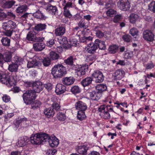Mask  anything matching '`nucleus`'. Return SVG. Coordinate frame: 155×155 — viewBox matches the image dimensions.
<instances>
[{
  "label": "nucleus",
  "instance_id": "1",
  "mask_svg": "<svg viewBox=\"0 0 155 155\" xmlns=\"http://www.w3.org/2000/svg\"><path fill=\"white\" fill-rule=\"evenodd\" d=\"M66 67L61 64L55 65L52 68L51 74L55 78H60L66 74Z\"/></svg>",
  "mask_w": 155,
  "mask_h": 155
},
{
  "label": "nucleus",
  "instance_id": "2",
  "mask_svg": "<svg viewBox=\"0 0 155 155\" xmlns=\"http://www.w3.org/2000/svg\"><path fill=\"white\" fill-rule=\"evenodd\" d=\"M48 134L45 133H41L33 134L30 137L29 141L33 144L38 145L43 142L47 141Z\"/></svg>",
  "mask_w": 155,
  "mask_h": 155
},
{
  "label": "nucleus",
  "instance_id": "3",
  "mask_svg": "<svg viewBox=\"0 0 155 155\" xmlns=\"http://www.w3.org/2000/svg\"><path fill=\"white\" fill-rule=\"evenodd\" d=\"M23 100L26 105L30 104L36 98L35 92L32 90L26 91L22 95Z\"/></svg>",
  "mask_w": 155,
  "mask_h": 155
},
{
  "label": "nucleus",
  "instance_id": "4",
  "mask_svg": "<svg viewBox=\"0 0 155 155\" xmlns=\"http://www.w3.org/2000/svg\"><path fill=\"white\" fill-rule=\"evenodd\" d=\"M16 26L15 23L11 20L3 23L2 27L5 31L4 32V34L7 36H11L12 35L14 29L15 28Z\"/></svg>",
  "mask_w": 155,
  "mask_h": 155
},
{
  "label": "nucleus",
  "instance_id": "5",
  "mask_svg": "<svg viewBox=\"0 0 155 155\" xmlns=\"http://www.w3.org/2000/svg\"><path fill=\"white\" fill-rule=\"evenodd\" d=\"M38 34H36V33L33 31H31L27 34L26 39L29 41H41L44 38L38 37Z\"/></svg>",
  "mask_w": 155,
  "mask_h": 155
},
{
  "label": "nucleus",
  "instance_id": "6",
  "mask_svg": "<svg viewBox=\"0 0 155 155\" xmlns=\"http://www.w3.org/2000/svg\"><path fill=\"white\" fill-rule=\"evenodd\" d=\"M88 69L87 65L78 66L75 67V74L77 77H81L86 74Z\"/></svg>",
  "mask_w": 155,
  "mask_h": 155
},
{
  "label": "nucleus",
  "instance_id": "7",
  "mask_svg": "<svg viewBox=\"0 0 155 155\" xmlns=\"http://www.w3.org/2000/svg\"><path fill=\"white\" fill-rule=\"evenodd\" d=\"M100 112L99 115L101 117L105 120L109 119L110 118V113L108 112L107 108H105L104 106L101 105L98 109Z\"/></svg>",
  "mask_w": 155,
  "mask_h": 155
},
{
  "label": "nucleus",
  "instance_id": "8",
  "mask_svg": "<svg viewBox=\"0 0 155 155\" xmlns=\"http://www.w3.org/2000/svg\"><path fill=\"white\" fill-rule=\"evenodd\" d=\"M125 75V73L123 69H117L112 74L113 79L114 81H119L124 78Z\"/></svg>",
  "mask_w": 155,
  "mask_h": 155
},
{
  "label": "nucleus",
  "instance_id": "9",
  "mask_svg": "<svg viewBox=\"0 0 155 155\" xmlns=\"http://www.w3.org/2000/svg\"><path fill=\"white\" fill-rule=\"evenodd\" d=\"M92 78H94L96 83H101L103 82L104 79V77L103 74L99 70L94 71L92 74Z\"/></svg>",
  "mask_w": 155,
  "mask_h": 155
},
{
  "label": "nucleus",
  "instance_id": "10",
  "mask_svg": "<svg viewBox=\"0 0 155 155\" xmlns=\"http://www.w3.org/2000/svg\"><path fill=\"white\" fill-rule=\"evenodd\" d=\"M117 5L118 7L123 11L129 10L130 6L128 0H120L117 2Z\"/></svg>",
  "mask_w": 155,
  "mask_h": 155
},
{
  "label": "nucleus",
  "instance_id": "11",
  "mask_svg": "<svg viewBox=\"0 0 155 155\" xmlns=\"http://www.w3.org/2000/svg\"><path fill=\"white\" fill-rule=\"evenodd\" d=\"M40 59L38 57L35 56L31 60L28 61L27 64V67L28 68L39 66L40 64Z\"/></svg>",
  "mask_w": 155,
  "mask_h": 155
},
{
  "label": "nucleus",
  "instance_id": "12",
  "mask_svg": "<svg viewBox=\"0 0 155 155\" xmlns=\"http://www.w3.org/2000/svg\"><path fill=\"white\" fill-rule=\"evenodd\" d=\"M0 82L10 87L12 86L13 84L12 82L11 81L10 76L4 73L0 78Z\"/></svg>",
  "mask_w": 155,
  "mask_h": 155
},
{
  "label": "nucleus",
  "instance_id": "13",
  "mask_svg": "<svg viewBox=\"0 0 155 155\" xmlns=\"http://www.w3.org/2000/svg\"><path fill=\"white\" fill-rule=\"evenodd\" d=\"M90 148L89 144H85L83 145L78 146L76 149L77 152L81 155H86L87 150Z\"/></svg>",
  "mask_w": 155,
  "mask_h": 155
},
{
  "label": "nucleus",
  "instance_id": "14",
  "mask_svg": "<svg viewBox=\"0 0 155 155\" xmlns=\"http://www.w3.org/2000/svg\"><path fill=\"white\" fill-rule=\"evenodd\" d=\"M47 28L45 24L41 23L36 24L33 28V30L36 33V34L40 35L41 31L45 30Z\"/></svg>",
  "mask_w": 155,
  "mask_h": 155
},
{
  "label": "nucleus",
  "instance_id": "15",
  "mask_svg": "<svg viewBox=\"0 0 155 155\" xmlns=\"http://www.w3.org/2000/svg\"><path fill=\"white\" fill-rule=\"evenodd\" d=\"M32 86L33 91L34 92H35V94L36 93H40L44 88V85L40 81L35 82L32 84Z\"/></svg>",
  "mask_w": 155,
  "mask_h": 155
},
{
  "label": "nucleus",
  "instance_id": "16",
  "mask_svg": "<svg viewBox=\"0 0 155 155\" xmlns=\"http://www.w3.org/2000/svg\"><path fill=\"white\" fill-rule=\"evenodd\" d=\"M143 38L145 40L149 42H152L154 40L153 33L149 30H147L143 32Z\"/></svg>",
  "mask_w": 155,
  "mask_h": 155
},
{
  "label": "nucleus",
  "instance_id": "17",
  "mask_svg": "<svg viewBox=\"0 0 155 155\" xmlns=\"http://www.w3.org/2000/svg\"><path fill=\"white\" fill-rule=\"evenodd\" d=\"M47 141H48L50 145L52 147H57L59 143V140L55 136L50 137L48 134Z\"/></svg>",
  "mask_w": 155,
  "mask_h": 155
},
{
  "label": "nucleus",
  "instance_id": "18",
  "mask_svg": "<svg viewBox=\"0 0 155 155\" xmlns=\"http://www.w3.org/2000/svg\"><path fill=\"white\" fill-rule=\"evenodd\" d=\"M102 96V94L98 90L93 91L89 93L90 99L93 101H98L100 99Z\"/></svg>",
  "mask_w": 155,
  "mask_h": 155
},
{
  "label": "nucleus",
  "instance_id": "19",
  "mask_svg": "<svg viewBox=\"0 0 155 155\" xmlns=\"http://www.w3.org/2000/svg\"><path fill=\"white\" fill-rule=\"evenodd\" d=\"M97 49V45L95 44V42L88 44L85 48V50L88 53L92 54H94Z\"/></svg>",
  "mask_w": 155,
  "mask_h": 155
},
{
  "label": "nucleus",
  "instance_id": "20",
  "mask_svg": "<svg viewBox=\"0 0 155 155\" xmlns=\"http://www.w3.org/2000/svg\"><path fill=\"white\" fill-rule=\"evenodd\" d=\"M75 105L76 109L79 111H85L87 108L86 104L81 101H78Z\"/></svg>",
  "mask_w": 155,
  "mask_h": 155
},
{
  "label": "nucleus",
  "instance_id": "21",
  "mask_svg": "<svg viewBox=\"0 0 155 155\" xmlns=\"http://www.w3.org/2000/svg\"><path fill=\"white\" fill-rule=\"evenodd\" d=\"M44 39V38L41 41H37V43L33 44V48L35 51H41L45 48V45L43 42Z\"/></svg>",
  "mask_w": 155,
  "mask_h": 155
},
{
  "label": "nucleus",
  "instance_id": "22",
  "mask_svg": "<svg viewBox=\"0 0 155 155\" xmlns=\"http://www.w3.org/2000/svg\"><path fill=\"white\" fill-rule=\"evenodd\" d=\"M66 90V87L62 84H58L56 86L55 92L57 94H63Z\"/></svg>",
  "mask_w": 155,
  "mask_h": 155
},
{
  "label": "nucleus",
  "instance_id": "23",
  "mask_svg": "<svg viewBox=\"0 0 155 155\" xmlns=\"http://www.w3.org/2000/svg\"><path fill=\"white\" fill-rule=\"evenodd\" d=\"M33 16L37 19H39L42 20H45L47 18L45 14L39 10H38L33 14Z\"/></svg>",
  "mask_w": 155,
  "mask_h": 155
},
{
  "label": "nucleus",
  "instance_id": "24",
  "mask_svg": "<svg viewBox=\"0 0 155 155\" xmlns=\"http://www.w3.org/2000/svg\"><path fill=\"white\" fill-rule=\"evenodd\" d=\"M74 80V79L72 77H66L62 79V82L64 85H70L73 84Z\"/></svg>",
  "mask_w": 155,
  "mask_h": 155
},
{
  "label": "nucleus",
  "instance_id": "25",
  "mask_svg": "<svg viewBox=\"0 0 155 155\" xmlns=\"http://www.w3.org/2000/svg\"><path fill=\"white\" fill-rule=\"evenodd\" d=\"M29 141L28 137L26 136H22L19 138L18 143L20 147L24 146Z\"/></svg>",
  "mask_w": 155,
  "mask_h": 155
},
{
  "label": "nucleus",
  "instance_id": "26",
  "mask_svg": "<svg viewBox=\"0 0 155 155\" xmlns=\"http://www.w3.org/2000/svg\"><path fill=\"white\" fill-rule=\"evenodd\" d=\"M12 53L10 51H6L2 54L6 62H10L12 60Z\"/></svg>",
  "mask_w": 155,
  "mask_h": 155
},
{
  "label": "nucleus",
  "instance_id": "27",
  "mask_svg": "<svg viewBox=\"0 0 155 155\" xmlns=\"http://www.w3.org/2000/svg\"><path fill=\"white\" fill-rule=\"evenodd\" d=\"M93 79L92 77H87L82 80L81 83L84 87L88 86L92 84Z\"/></svg>",
  "mask_w": 155,
  "mask_h": 155
},
{
  "label": "nucleus",
  "instance_id": "28",
  "mask_svg": "<svg viewBox=\"0 0 155 155\" xmlns=\"http://www.w3.org/2000/svg\"><path fill=\"white\" fill-rule=\"evenodd\" d=\"M46 11L52 15H55L58 13V8L55 6L52 5L48 6L47 7Z\"/></svg>",
  "mask_w": 155,
  "mask_h": 155
},
{
  "label": "nucleus",
  "instance_id": "29",
  "mask_svg": "<svg viewBox=\"0 0 155 155\" xmlns=\"http://www.w3.org/2000/svg\"><path fill=\"white\" fill-rule=\"evenodd\" d=\"M15 2L13 0L3 1L2 3V7L4 8H10L14 5Z\"/></svg>",
  "mask_w": 155,
  "mask_h": 155
},
{
  "label": "nucleus",
  "instance_id": "30",
  "mask_svg": "<svg viewBox=\"0 0 155 155\" xmlns=\"http://www.w3.org/2000/svg\"><path fill=\"white\" fill-rule=\"evenodd\" d=\"M51 101L53 103L52 104L51 107L54 110H55L56 111H59L60 109V106L57 102V98L54 97H52L51 98Z\"/></svg>",
  "mask_w": 155,
  "mask_h": 155
},
{
  "label": "nucleus",
  "instance_id": "31",
  "mask_svg": "<svg viewBox=\"0 0 155 155\" xmlns=\"http://www.w3.org/2000/svg\"><path fill=\"white\" fill-rule=\"evenodd\" d=\"M44 112L45 115L48 118L53 117L55 113L54 110L51 107L45 109Z\"/></svg>",
  "mask_w": 155,
  "mask_h": 155
},
{
  "label": "nucleus",
  "instance_id": "32",
  "mask_svg": "<svg viewBox=\"0 0 155 155\" xmlns=\"http://www.w3.org/2000/svg\"><path fill=\"white\" fill-rule=\"evenodd\" d=\"M65 31V28L64 25L57 28L55 30V34L56 35L61 36L64 35Z\"/></svg>",
  "mask_w": 155,
  "mask_h": 155
},
{
  "label": "nucleus",
  "instance_id": "33",
  "mask_svg": "<svg viewBox=\"0 0 155 155\" xmlns=\"http://www.w3.org/2000/svg\"><path fill=\"white\" fill-rule=\"evenodd\" d=\"M94 42L97 45V48L98 47L99 49L103 50L106 49V45L104 41L97 39Z\"/></svg>",
  "mask_w": 155,
  "mask_h": 155
},
{
  "label": "nucleus",
  "instance_id": "34",
  "mask_svg": "<svg viewBox=\"0 0 155 155\" xmlns=\"http://www.w3.org/2000/svg\"><path fill=\"white\" fill-rule=\"evenodd\" d=\"M130 22L132 24H135L136 22L139 20V16L137 14L132 13L129 18Z\"/></svg>",
  "mask_w": 155,
  "mask_h": 155
},
{
  "label": "nucleus",
  "instance_id": "35",
  "mask_svg": "<svg viewBox=\"0 0 155 155\" xmlns=\"http://www.w3.org/2000/svg\"><path fill=\"white\" fill-rule=\"evenodd\" d=\"M118 46L116 45H111L109 47L108 51L110 54H114L118 51Z\"/></svg>",
  "mask_w": 155,
  "mask_h": 155
},
{
  "label": "nucleus",
  "instance_id": "36",
  "mask_svg": "<svg viewBox=\"0 0 155 155\" xmlns=\"http://www.w3.org/2000/svg\"><path fill=\"white\" fill-rule=\"evenodd\" d=\"M100 27L98 26H95L94 28V31L96 32V34L97 37L101 38L104 36V33L99 30Z\"/></svg>",
  "mask_w": 155,
  "mask_h": 155
},
{
  "label": "nucleus",
  "instance_id": "37",
  "mask_svg": "<svg viewBox=\"0 0 155 155\" xmlns=\"http://www.w3.org/2000/svg\"><path fill=\"white\" fill-rule=\"evenodd\" d=\"M18 65L12 62V64L9 65L8 69L11 72H16L18 71Z\"/></svg>",
  "mask_w": 155,
  "mask_h": 155
},
{
  "label": "nucleus",
  "instance_id": "38",
  "mask_svg": "<svg viewBox=\"0 0 155 155\" xmlns=\"http://www.w3.org/2000/svg\"><path fill=\"white\" fill-rule=\"evenodd\" d=\"M86 117L85 111H78L77 116V119L82 121L84 120Z\"/></svg>",
  "mask_w": 155,
  "mask_h": 155
},
{
  "label": "nucleus",
  "instance_id": "39",
  "mask_svg": "<svg viewBox=\"0 0 155 155\" xmlns=\"http://www.w3.org/2000/svg\"><path fill=\"white\" fill-rule=\"evenodd\" d=\"M28 7L26 5H22L18 6L16 9V12L17 13H21L25 12L27 10Z\"/></svg>",
  "mask_w": 155,
  "mask_h": 155
},
{
  "label": "nucleus",
  "instance_id": "40",
  "mask_svg": "<svg viewBox=\"0 0 155 155\" xmlns=\"http://www.w3.org/2000/svg\"><path fill=\"white\" fill-rule=\"evenodd\" d=\"M1 42L4 46L8 47L10 45V39L7 37L2 38Z\"/></svg>",
  "mask_w": 155,
  "mask_h": 155
},
{
  "label": "nucleus",
  "instance_id": "41",
  "mask_svg": "<svg viewBox=\"0 0 155 155\" xmlns=\"http://www.w3.org/2000/svg\"><path fill=\"white\" fill-rule=\"evenodd\" d=\"M31 109L35 110L39 108V107L41 104V103L39 101H36L35 102L34 101L31 104Z\"/></svg>",
  "mask_w": 155,
  "mask_h": 155
},
{
  "label": "nucleus",
  "instance_id": "42",
  "mask_svg": "<svg viewBox=\"0 0 155 155\" xmlns=\"http://www.w3.org/2000/svg\"><path fill=\"white\" fill-rule=\"evenodd\" d=\"M123 19V16L121 14L115 15L113 19V21L115 23H119Z\"/></svg>",
  "mask_w": 155,
  "mask_h": 155
},
{
  "label": "nucleus",
  "instance_id": "43",
  "mask_svg": "<svg viewBox=\"0 0 155 155\" xmlns=\"http://www.w3.org/2000/svg\"><path fill=\"white\" fill-rule=\"evenodd\" d=\"M71 91L73 94H76L81 92V89L78 86L75 85L71 87Z\"/></svg>",
  "mask_w": 155,
  "mask_h": 155
},
{
  "label": "nucleus",
  "instance_id": "44",
  "mask_svg": "<svg viewBox=\"0 0 155 155\" xmlns=\"http://www.w3.org/2000/svg\"><path fill=\"white\" fill-rule=\"evenodd\" d=\"M74 57L72 56H70L67 59L64 60V63L67 65L72 66L74 63Z\"/></svg>",
  "mask_w": 155,
  "mask_h": 155
},
{
  "label": "nucleus",
  "instance_id": "45",
  "mask_svg": "<svg viewBox=\"0 0 155 155\" xmlns=\"http://www.w3.org/2000/svg\"><path fill=\"white\" fill-rule=\"evenodd\" d=\"M23 59L20 57L16 56L15 57L13 61L14 63L18 65V67L19 65H21L23 64Z\"/></svg>",
  "mask_w": 155,
  "mask_h": 155
},
{
  "label": "nucleus",
  "instance_id": "46",
  "mask_svg": "<svg viewBox=\"0 0 155 155\" xmlns=\"http://www.w3.org/2000/svg\"><path fill=\"white\" fill-rule=\"evenodd\" d=\"M58 41L60 44L63 45H66L68 43L67 38L64 36H61L58 39Z\"/></svg>",
  "mask_w": 155,
  "mask_h": 155
},
{
  "label": "nucleus",
  "instance_id": "47",
  "mask_svg": "<svg viewBox=\"0 0 155 155\" xmlns=\"http://www.w3.org/2000/svg\"><path fill=\"white\" fill-rule=\"evenodd\" d=\"M63 15L67 18H70L72 16V15L68 9H63Z\"/></svg>",
  "mask_w": 155,
  "mask_h": 155
},
{
  "label": "nucleus",
  "instance_id": "48",
  "mask_svg": "<svg viewBox=\"0 0 155 155\" xmlns=\"http://www.w3.org/2000/svg\"><path fill=\"white\" fill-rule=\"evenodd\" d=\"M50 57L52 60H56L59 58V54L55 52L51 51L50 53Z\"/></svg>",
  "mask_w": 155,
  "mask_h": 155
},
{
  "label": "nucleus",
  "instance_id": "49",
  "mask_svg": "<svg viewBox=\"0 0 155 155\" xmlns=\"http://www.w3.org/2000/svg\"><path fill=\"white\" fill-rule=\"evenodd\" d=\"M122 39L124 42L129 43L132 40L131 37L128 34H125L122 36Z\"/></svg>",
  "mask_w": 155,
  "mask_h": 155
},
{
  "label": "nucleus",
  "instance_id": "50",
  "mask_svg": "<svg viewBox=\"0 0 155 155\" xmlns=\"http://www.w3.org/2000/svg\"><path fill=\"white\" fill-rule=\"evenodd\" d=\"M97 87L98 88V90L101 92V94L103 92L106 91L107 89V85L103 84H100Z\"/></svg>",
  "mask_w": 155,
  "mask_h": 155
},
{
  "label": "nucleus",
  "instance_id": "51",
  "mask_svg": "<svg viewBox=\"0 0 155 155\" xmlns=\"http://www.w3.org/2000/svg\"><path fill=\"white\" fill-rule=\"evenodd\" d=\"M116 13V11L114 9H109L106 12V14L109 17H113Z\"/></svg>",
  "mask_w": 155,
  "mask_h": 155
},
{
  "label": "nucleus",
  "instance_id": "52",
  "mask_svg": "<svg viewBox=\"0 0 155 155\" xmlns=\"http://www.w3.org/2000/svg\"><path fill=\"white\" fill-rule=\"evenodd\" d=\"M93 38L91 36L88 37L84 36L81 37L80 39L81 42L86 43L89 41H91L92 40Z\"/></svg>",
  "mask_w": 155,
  "mask_h": 155
},
{
  "label": "nucleus",
  "instance_id": "53",
  "mask_svg": "<svg viewBox=\"0 0 155 155\" xmlns=\"http://www.w3.org/2000/svg\"><path fill=\"white\" fill-rule=\"evenodd\" d=\"M96 58V55L93 54L87 55L86 58V61L87 62L93 61H95Z\"/></svg>",
  "mask_w": 155,
  "mask_h": 155
},
{
  "label": "nucleus",
  "instance_id": "54",
  "mask_svg": "<svg viewBox=\"0 0 155 155\" xmlns=\"http://www.w3.org/2000/svg\"><path fill=\"white\" fill-rule=\"evenodd\" d=\"M124 55V58L129 59L133 56V52L130 51H125Z\"/></svg>",
  "mask_w": 155,
  "mask_h": 155
},
{
  "label": "nucleus",
  "instance_id": "55",
  "mask_svg": "<svg viewBox=\"0 0 155 155\" xmlns=\"http://www.w3.org/2000/svg\"><path fill=\"white\" fill-rule=\"evenodd\" d=\"M57 118L59 120L64 121L66 119V117L64 113L62 112H59L58 114Z\"/></svg>",
  "mask_w": 155,
  "mask_h": 155
},
{
  "label": "nucleus",
  "instance_id": "56",
  "mask_svg": "<svg viewBox=\"0 0 155 155\" xmlns=\"http://www.w3.org/2000/svg\"><path fill=\"white\" fill-rule=\"evenodd\" d=\"M3 11V9H0V21H2L7 17V15Z\"/></svg>",
  "mask_w": 155,
  "mask_h": 155
},
{
  "label": "nucleus",
  "instance_id": "57",
  "mask_svg": "<svg viewBox=\"0 0 155 155\" xmlns=\"http://www.w3.org/2000/svg\"><path fill=\"white\" fill-rule=\"evenodd\" d=\"M138 31L135 28H132L130 31V34L133 36L137 35Z\"/></svg>",
  "mask_w": 155,
  "mask_h": 155
},
{
  "label": "nucleus",
  "instance_id": "58",
  "mask_svg": "<svg viewBox=\"0 0 155 155\" xmlns=\"http://www.w3.org/2000/svg\"><path fill=\"white\" fill-rule=\"evenodd\" d=\"M149 8L155 13V1H152L148 5Z\"/></svg>",
  "mask_w": 155,
  "mask_h": 155
},
{
  "label": "nucleus",
  "instance_id": "59",
  "mask_svg": "<svg viewBox=\"0 0 155 155\" xmlns=\"http://www.w3.org/2000/svg\"><path fill=\"white\" fill-rule=\"evenodd\" d=\"M57 151L55 149H49L46 153V155H55L56 154Z\"/></svg>",
  "mask_w": 155,
  "mask_h": 155
},
{
  "label": "nucleus",
  "instance_id": "60",
  "mask_svg": "<svg viewBox=\"0 0 155 155\" xmlns=\"http://www.w3.org/2000/svg\"><path fill=\"white\" fill-rule=\"evenodd\" d=\"M43 64L44 66H48L51 64V61L48 58H45L43 60Z\"/></svg>",
  "mask_w": 155,
  "mask_h": 155
},
{
  "label": "nucleus",
  "instance_id": "61",
  "mask_svg": "<svg viewBox=\"0 0 155 155\" xmlns=\"http://www.w3.org/2000/svg\"><path fill=\"white\" fill-rule=\"evenodd\" d=\"M10 97L7 94H4L2 97V100L5 103L9 102L10 100Z\"/></svg>",
  "mask_w": 155,
  "mask_h": 155
},
{
  "label": "nucleus",
  "instance_id": "62",
  "mask_svg": "<svg viewBox=\"0 0 155 155\" xmlns=\"http://www.w3.org/2000/svg\"><path fill=\"white\" fill-rule=\"evenodd\" d=\"M54 44V39H49L47 42V45L50 47H51Z\"/></svg>",
  "mask_w": 155,
  "mask_h": 155
},
{
  "label": "nucleus",
  "instance_id": "63",
  "mask_svg": "<svg viewBox=\"0 0 155 155\" xmlns=\"http://www.w3.org/2000/svg\"><path fill=\"white\" fill-rule=\"evenodd\" d=\"M21 122V118L19 119L18 118V119H16V121H14V124L16 127L18 128L19 127L20 124Z\"/></svg>",
  "mask_w": 155,
  "mask_h": 155
},
{
  "label": "nucleus",
  "instance_id": "64",
  "mask_svg": "<svg viewBox=\"0 0 155 155\" xmlns=\"http://www.w3.org/2000/svg\"><path fill=\"white\" fill-rule=\"evenodd\" d=\"M6 62L3 56L2 53H0V66L3 67L4 63Z\"/></svg>",
  "mask_w": 155,
  "mask_h": 155
}]
</instances>
